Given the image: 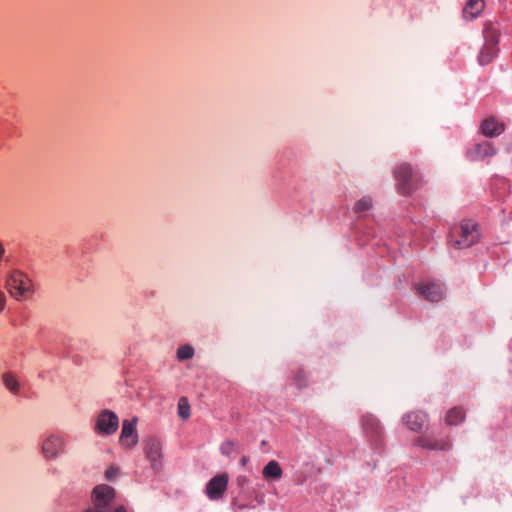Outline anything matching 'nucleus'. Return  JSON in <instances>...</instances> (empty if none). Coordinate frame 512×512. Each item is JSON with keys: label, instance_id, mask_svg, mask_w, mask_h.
Here are the masks:
<instances>
[{"label": "nucleus", "instance_id": "obj_1", "mask_svg": "<svg viewBox=\"0 0 512 512\" xmlns=\"http://www.w3.org/2000/svg\"><path fill=\"white\" fill-rule=\"evenodd\" d=\"M478 225L471 221H463L450 231L449 244L455 249H465L479 241Z\"/></svg>", "mask_w": 512, "mask_h": 512}, {"label": "nucleus", "instance_id": "obj_2", "mask_svg": "<svg viewBox=\"0 0 512 512\" xmlns=\"http://www.w3.org/2000/svg\"><path fill=\"white\" fill-rule=\"evenodd\" d=\"M115 490L108 485H97L92 492L93 506L83 512H126L124 506L112 509L110 503L114 499Z\"/></svg>", "mask_w": 512, "mask_h": 512}, {"label": "nucleus", "instance_id": "obj_3", "mask_svg": "<svg viewBox=\"0 0 512 512\" xmlns=\"http://www.w3.org/2000/svg\"><path fill=\"white\" fill-rule=\"evenodd\" d=\"M394 175L397 181L398 192L402 195L411 194L421 184L420 176L408 164L397 166Z\"/></svg>", "mask_w": 512, "mask_h": 512}, {"label": "nucleus", "instance_id": "obj_4", "mask_svg": "<svg viewBox=\"0 0 512 512\" xmlns=\"http://www.w3.org/2000/svg\"><path fill=\"white\" fill-rule=\"evenodd\" d=\"M6 289L12 297L19 301L32 295L33 284L25 274L16 270L7 279Z\"/></svg>", "mask_w": 512, "mask_h": 512}, {"label": "nucleus", "instance_id": "obj_5", "mask_svg": "<svg viewBox=\"0 0 512 512\" xmlns=\"http://www.w3.org/2000/svg\"><path fill=\"white\" fill-rule=\"evenodd\" d=\"M119 427L118 416L110 410H102L96 419L95 431L101 435L114 434Z\"/></svg>", "mask_w": 512, "mask_h": 512}, {"label": "nucleus", "instance_id": "obj_6", "mask_svg": "<svg viewBox=\"0 0 512 512\" xmlns=\"http://www.w3.org/2000/svg\"><path fill=\"white\" fill-rule=\"evenodd\" d=\"M144 451L146 458L150 461L154 470H159L162 465V444L155 437H149L145 440Z\"/></svg>", "mask_w": 512, "mask_h": 512}, {"label": "nucleus", "instance_id": "obj_7", "mask_svg": "<svg viewBox=\"0 0 512 512\" xmlns=\"http://www.w3.org/2000/svg\"><path fill=\"white\" fill-rule=\"evenodd\" d=\"M229 477L226 473H222L213 477L206 485V494L211 500L222 498L227 489Z\"/></svg>", "mask_w": 512, "mask_h": 512}, {"label": "nucleus", "instance_id": "obj_8", "mask_svg": "<svg viewBox=\"0 0 512 512\" xmlns=\"http://www.w3.org/2000/svg\"><path fill=\"white\" fill-rule=\"evenodd\" d=\"M417 293L427 301L438 302L444 297V290L440 284L424 283L415 285Z\"/></svg>", "mask_w": 512, "mask_h": 512}, {"label": "nucleus", "instance_id": "obj_9", "mask_svg": "<svg viewBox=\"0 0 512 512\" xmlns=\"http://www.w3.org/2000/svg\"><path fill=\"white\" fill-rule=\"evenodd\" d=\"M361 426L365 434L372 438H379L383 434V427L379 419L373 414L367 413L361 417Z\"/></svg>", "mask_w": 512, "mask_h": 512}, {"label": "nucleus", "instance_id": "obj_10", "mask_svg": "<svg viewBox=\"0 0 512 512\" xmlns=\"http://www.w3.org/2000/svg\"><path fill=\"white\" fill-rule=\"evenodd\" d=\"M64 449V440L60 436L51 435L42 445V454L47 459L56 458Z\"/></svg>", "mask_w": 512, "mask_h": 512}, {"label": "nucleus", "instance_id": "obj_11", "mask_svg": "<svg viewBox=\"0 0 512 512\" xmlns=\"http://www.w3.org/2000/svg\"><path fill=\"white\" fill-rule=\"evenodd\" d=\"M136 423L137 418H133L131 421H123L120 442L127 447H133L138 441Z\"/></svg>", "mask_w": 512, "mask_h": 512}, {"label": "nucleus", "instance_id": "obj_12", "mask_svg": "<svg viewBox=\"0 0 512 512\" xmlns=\"http://www.w3.org/2000/svg\"><path fill=\"white\" fill-rule=\"evenodd\" d=\"M408 429L414 432H421L427 424V415L421 411L409 412L402 418Z\"/></svg>", "mask_w": 512, "mask_h": 512}, {"label": "nucleus", "instance_id": "obj_13", "mask_svg": "<svg viewBox=\"0 0 512 512\" xmlns=\"http://www.w3.org/2000/svg\"><path fill=\"white\" fill-rule=\"evenodd\" d=\"M416 444L428 450H449L452 446L448 439L438 440L428 435L418 437Z\"/></svg>", "mask_w": 512, "mask_h": 512}, {"label": "nucleus", "instance_id": "obj_14", "mask_svg": "<svg viewBox=\"0 0 512 512\" xmlns=\"http://www.w3.org/2000/svg\"><path fill=\"white\" fill-rule=\"evenodd\" d=\"M495 149L490 142H482L477 145L469 152L472 160H482L486 157L493 156Z\"/></svg>", "mask_w": 512, "mask_h": 512}, {"label": "nucleus", "instance_id": "obj_15", "mask_svg": "<svg viewBox=\"0 0 512 512\" xmlns=\"http://www.w3.org/2000/svg\"><path fill=\"white\" fill-rule=\"evenodd\" d=\"M482 132L487 137H496L503 133L504 125L494 118L485 119L481 125Z\"/></svg>", "mask_w": 512, "mask_h": 512}, {"label": "nucleus", "instance_id": "obj_16", "mask_svg": "<svg viewBox=\"0 0 512 512\" xmlns=\"http://www.w3.org/2000/svg\"><path fill=\"white\" fill-rule=\"evenodd\" d=\"M484 6L483 0H468L463 9V17L469 20L475 19L483 11Z\"/></svg>", "mask_w": 512, "mask_h": 512}, {"label": "nucleus", "instance_id": "obj_17", "mask_svg": "<svg viewBox=\"0 0 512 512\" xmlns=\"http://www.w3.org/2000/svg\"><path fill=\"white\" fill-rule=\"evenodd\" d=\"M262 473L265 479L279 480L283 475V470L277 461L271 460L265 465Z\"/></svg>", "mask_w": 512, "mask_h": 512}, {"label": "nucleus", "instance_id": "obj_18", "mask_svg": "<svg viewBox=\"0 0 512 512\" xmlns=\"http://www.w3.org/2000/svg\"><path fill=\"white\" fill-rule=\"evenodd\" d=\"M498 48L484 45L479 53L478 62L484 66L489 64L493 58L497 55Z\"/></svg>", "mask_w": 512, "mask_h": 512}, {"label": "nucleus", "instance_id": "obj_19", "mask_svg": "<svg viewBox=\"0 0 512 512\" xmlns=\"http://www.w3.org/2000/svg\"><path fill=\"white\" fill-rule=\"evenodd\" d=\"M3 384L5 387L12 392L13 394H16L20 390V383L16 377V375L12 372H5L2 375Z\"/></svg>", "mask_w": 512, "mask_h": 512}, {"label": "nucleus", "instance_id": "obj_20", "mask_svg": "<svg viewBox=\"0 0 512 512\" xmlns=\"http://www.w3.org/2000/svg\"><path fill=\"white\" fill-rule=\"evenodd\" d=\"M464 418V411L461 408L454 407L447 412L445 421L448 425H457L461 423Z\"/></svg>", "mask_w": 512, "mask_h": 512}, {"label": "nucleus", "instance_id": "obj_21", "mask_svg": "<svg viewBox=\"0 0 512 512\" xmlns=\"http://www.w3.org/2000/svg\"><path fill=\"white\" fill-rule=\"evenodd\" d=\"M484 38H485L484 45L497 47L498 39H499V32L494 26L489 25L484 30Z\"/></svg>", "mask_w": 512, "mask_h": 512}, {"label": "nucleus", "instance_id": "obj_22", "mask_svg": "<svg viewBox=\"0 0 512 512\" xmlns=\"http://www.w3.org/2000/svg\"><path fill=\"white\" fill-rule=\"evenodd\" d=\"M178 415L184 420H187L191 415L190 405L186 397H181L178 401Z\"/></svg>", "mask_w": 512, "mask_h": 512}, {"label": "nucleus", "instance_id": "obj_23", "mask_svg": "<svg viewBox=\"0 0 512 512\" xmlns=\"http://www.w3.org/2000/svg\"><path fill=\"white\" fill-rule=\"evenodd\" d=\"M371 207L372 199L368 196H365L357 201V203L354 206V212L360 214L362 212L370 210Z\"/></svg>", "mask_w": 512, "mask_h": 512}, {"label": "nucleus", "instance_id": "obj_24", "mask_svg": "<svg viewBox=\"0 0 512 512\" xmlns=\"http://www.w3.org/2000/svg\"><path fill=\"white\" fill-rule=\"evenodd\" d=\"M194 355L193 347L189 345H184L178 348L177 350V358L179 360H187L192 358Z\"/></svg>", "mask_w": 512, "mask_h": 512}, {"label": "nucleus", "instance_id": "obj_25", "mask_svg": "<svg viewBox=\"0 0 512 512\" xmlns=\"http://www.w3.org/2000/svg\"><path fill=\"white\" fill-rule=\"evenodd\" d=\"M119 474V468L116 466H110L106 472L105 477L107 480H114Z\"/></svg>", "mask_w": 512, "mask_h": 512}, {"label": "nucleus", "instance_id": "obj_26", "mask_svg": "<svg viewBox=\"0 0 512 512\" xmlns=\"http://www.w3.org/2000/svg\"><path fill=\"white\" fill-rule=\"evenodd\" d=\"M234 446H235V443L232 442V441H227V442H224L222 445H221V452L222 454L224 455H230L233 450H234Z\"/></svg>", "mask_w": 512, "mask_h": 512}, {"label": "nucleus", "instance_id": "obj_27", "mask_svg": "<svg viewBox=\"0 0 512 512\" xmlns=\"http://www.w3.org/2000/svg\"><path fill=\"white\" fill-rule=\"evenodd\" d=\"M295 382L299 388L306 386V375L302 370L296 374Z\"/></svg>", "mask_w": 512, "mask_h": 512}, {"label": "nucleus", "instance_id": "obj_28", "mask_svg": "<svg viewBox=\"0 0 512 512\" xmlns=\"http://www.w3.org/2000/svg\"><path fill=\"white\" fill-rule=\"evenodd\" d=\"M5 304H6V296L2 291H0V312L4 309Z\"/></svg>", "mask_w": 512, "mask_h": 512}, {"label": "nucleus", "instance_id": "obj_29", "mask_svg": "<svg viewBox=\"0 0 512 512\" xmlns=\"http://www.w3.org/2000/svg\"><path fill=\"white\" fill-rule=\"evenodd\" d=\"M247 482H248V479H247V477H245V476H239V477L237 478V483H238V485H240V486L245 485Z\"/></svg>", "mask_w": 512, "mask_h": 512}, {"label": "nucleus", "instance_id": "obj_30", "mask_svg": "<svg viewBox=\"0 0 512 512\" xmlns=\"http://www.w3.org/2000/svg\"><path fill=\"white\" fill-rule=\"evenodd\" d=\"M233 506L238 509V510H244L247 508V505H244V504H237L236 502H233Z\"/></svg>", "mask_w": 512, "mask_h": 512}, {"label": "nucleus", "instance_id": "obj_31", "mask_svg": "<svg viewBox=\"0 0 512 512\" xmlns=\"http://www.w3.org/2000/svg\"><path fill=\"white\" fill-rule=\"evenodd\" d=\"M249 458L247 456H243L241 459H240V464L242 466H245L248 462Z\"/></svg>", "mask_w": 512, "mask_h": 512}]
</instances>
